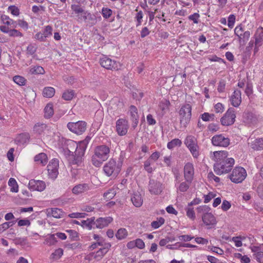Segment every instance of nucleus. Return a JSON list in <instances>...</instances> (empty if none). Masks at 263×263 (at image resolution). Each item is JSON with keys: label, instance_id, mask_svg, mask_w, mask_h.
Masks as SVG:
<instances>
[{"label": "nucleus", "instance_id": "obj_13", "mask_svg": "<svg viewBox=\"0 0 263 263\" xmlns=\"http://www.w3.org/2000/svg\"><path fill=\"white\" fill-rule=\"evenodd\" d=\"M211 142L214 146L226 147L230 145V140L222 134H219L214 136L211 139Z\"/></svg>", "mask_w": 263, "mask_h": 263}, {"label": "nucleus", "instance_id": "obj_43", "mask_svg": "<svg viewBox=\"0 0 263 263\" xmlns=\"http://www.w3.org/2000/svg\"><path fill=\"white\" fill-rule=\"evenodd\" d=\"M45 70L44 68L40 66H36L31 67L29 69V73L32 74H44Z\"/></svg>", "mask_w": 263, "mask_h": 263}, {"label": "nucleus", "instance_id": "obj_21", "mask_svg": "<svg viewBox=\"0 0 263 263\" xmlns=\"http://www.w3.org/2000/svg\"><path fill=\"white\" fill-rule=\"evenodd\" d=\"M241 93L239 90H235L230 98L231 105L238 107L241 103Z\"/></svg>", "mask_w": 263, "mask_h": 263}, {"label": "nucleus", "instance_id": "obj_33", "mask_svg": "<svg viewBox=\"0 0 263 263\" xmlns=\"http://www.w3.org/2000/svg\"><path fill=\"white\" fill-rule=\"evenodd\" d=\"M30 136L28 133L20 134L15 139V142L17 144L22 145L26 143L29 139Z\"/></svg>", "mask_w": 263, "mask_h": 263}, {"label": "nucleus", "instance_id": "obj_60", "mask_svg": "<svg viewBox=\"0 0 263 263\" xmlns=\"http://www.w3.org/2000/svg\"><path fill=\"white\" fill-rule=\"evenodd\" d=\"M236 17L234 14H230L228 17V26L229 28H232L235 24Z\"/></svg>", "mask_w": 263, "mask_h": 263}, {"label": "nucleus", "instance_id": "obj_27", "mask_svg": "<svg viewBox=\"0 0 263 263\" xmlns=\"http://www.w3.org/2000/svg\"><path fill=\"white\" fill-rule=\"evenodd\" d=\"M131 201L136 207H140L143 203V198L141 194L138 192H134L132 197Z\"/></svg>", "mask_w": 263, "mask_h": 263}, {"label": "nucleus", "instance_id": "obj_11", "mask_svg": "<svg viewBox=\"0 0 263 263\" xmlns=\"http://www.w3.org/2000/svg\"><path fill=\"white\" fill-rule=\"evenodd\" d=\"M86 125L87 124L85 122L79 121L77 122L68 123L67 127L71 132L78 135H81L85 131Z\"/></svg>", "mask_w": 263, "mask_h": 263}, {"label": "nucleus", "instance_id": "obj_18", "mask_svg": "<svg viewBox=\"0 0 263 263\" xmlns=\"http://www.w3.org/2000/svg\"><path fill=\"white\" fill-rule=\"evenodd\" d=\"M28 186L32 191L42 192L46 188V184L43 181L31 179L29 182Z\"/></svg>", "mask_w": 263, "mask_h": 263}, {"label": "nucleus", "instance_id": "obj_17", "mask_svg": "<svg viewBox=\"0 0 263 263\" xmlns=\"http://www.w3.org/2000/svg\"><path fill=\"white\" fill-rule=\"evenodd\" d=\"M116 132L119 136H124L127 133L129 128L128 121L124 119H119L116 121Z\"/></svg>", "mask_w": 263, "mask_h": 263}, {"label": "nucleus", "instance_id": "obj_5", "mask_svg": "<svg viewBox=\"0 0 263 263\" xmlns=\"http://www.w3.org/2000/svg\"><path fill=\"white\" fill-rule=\"evenodd\" d=\"M234 163L235 160L233 158H229L221 162L215 163L214 165V172L218 175L227 174L230 172Z\"/></svg>", "mask_w": 263, "mask_h": 263}, {"label": "nucleus", "instance_id": "obj_54", "mask_svg": "<svg viewBox=\"0 0 263 263\" xmlns=\"http://www.w3.org/2000/svg\"><path fill=\"white\" fill-rule=\"evenodd\" d=\"M13 81L17 84L23 86L26 83V79L20 76H15L13 78Z\"/></svg>", "mask_w": 263, "mask_h": 263}, {"label": "nucleus", "instance_id": "obj_40", "mask_svg": "<svg viewBox=\"0 0 263 263\" xmlns=\"http://www.w3.org/2000/svg\"><path fill=\"white\" fill-rule=\"evenodd\" d=\"M55 93V89L51 87H46L43 89V96L46 98H51Z\"/></svg>", "mask_w": 263, "mask_h": 263}, {"label": "nucleus", "instance_id": "obj_48", "mask_svg": "<svg viewBox=\"0 0 263 263\" xmlns=\"http://www.w3.org/2000/svg\"><path fill=\"white\" fill-rule=\"evenodd\" d=\"M192 155V156L195 159H197L199 156V147L198 145L191 147L188 148Z\"/></svg>", "mask_w": 263, "mask_h": 263}, {"label": "nucleus", "instance_id": "obj_2", "mask_svg": "<svg viewBox=\"0 0 263 263\" xmlns=\"http://www.w3.org/2000/svg\"><path fill=\"white\" fill-rule=\"evenodd\" d=\"M109 154L110 148L107 145H101L97 146L91 157L92 164L96 167H100L103 162L108 159Z\"/></svg>", "mask_w": 263, "mask_h": 263}, {"label": "nucleus", "instance_id": "obj_8", "mask_svg": "<svg viewBox=\"0 0 263 263\" xmlns=\"http://www.w3.org/2000/svg\"><path fill=\"white\" fill-rule=\"evenodd\" d=\"M253 39H254V42L251 41L249 44L250 46H253L254 44V53H256L259 51V48L263 44V28L261 27H258L254 35Z\"/></svg>", "mask_w": 263, "mask_h": 263}, {"label": "nucleus", "instance_id": "obj_57", "mask_svg": "<svg viewBox=\"0 0 263 263\" xmlns=\"http://www.w3.org/2000/svg\"><path fill=\"white\" fill-rule=\"evenodd\" d=\"M213 114H210L208 112H204L201 115V118L203 121H210L214 120Z\"/></svg>", "mask_w": 263, "mask_h": 263}, {"label": "nucleus", "instance_id": "obj_10", "mask_svg": "<svg viewBox=\"0 0 263 263\" xmlns=\"http://www.w3.org/2000/svg\"><path fill=\"white\" fill-rule=\"evenodd\" d=\"M235 35L238 37V40L240 44H245L250 37L249 31H244L241 25L237 26L234 29Z\"/></svg>", "mask_w": 263, "mask_h": 263}, {"label": "nucleus", "instance_id": "obj_56", "mask_svg": "<svg viewBox=\"0 0 263 263\" xmlns=\"http://www.w3.org/2000/svg\"><path fill=\"white\" fill-rule=\"evenodd\" d=\"M87 215L85 213L76 212L69 214L68 217L71 218H84Z\"/></svg>", "mask_w": 263, "mask_h": 263}, {"label": "nucleus", "instance_id": "obj_3", "mask_svg": "<svg viewBox=\"0 0 263 263\" xmlns=\"http://www.w3.org/2000/svg\"><path fill=\"white\" fill-rule=\"evenodd\" d=\"M210 210V208L205 205L199 206L197 209L198 214H201L202 221L208 229L212 228L217 223L215 217Z\"/></svg>", "mask_w": 263, "mask_h": 263}, {"label": "nucleus", "instance_id": "obj_47", "mask_svg": "<svg viewBox=\"0 0 263 263\" xmlns=\"http://www.w3.org/2000/svg\"><path fill=\"white\" fill-rule=\"evenodd\" d=\"M185 210L186 211V216L187 217L192 220H194L196 218V216L194 209L192 208L191 205L188 204Z\"/></svg>", "mask_w": 263, "mask_h": 263}, {"label": "nucleus", "instance_id": "obj_52", "mask_svg": "<svg viewBox=\"0 0 263 263\" xmlns=\"http://www.w3.org/2000/svg\"><path fill=\"white\" fill-rule=\"evenodd\" d=\"M245 236H236L232 237L231 241L234 242L236 247H241L242 245V240H245Z\"/></svg>", "mask_w": 263, "mask_h": 263}, {"label": "nucleus", "instance_id": "obj_42", "mask_svg": "<svg viewBox=\"0 0 263 263\" xmlns=\"http://www.w3.org/2000/svg\"><path fill=\"white\" fill-rule=\"evenodd\" d=\"M182 144V141L177 138L173 139L167 144V147L170 149H172L176 146H180Z\"/></svg>", "mask_w": 263, "mask_h": 263}, {"label": "nucleus", "instance_id": "obj_35", "mask_svg": "<svg viewBox=\"0 0 263 263\" xmlns=\"http://www.w3.org/2000/svg\"><path fill=\"white\" fill-rule=\"evenodd\" d=\"M244 122L247 124L255 123L257 118L255 115L251 112H248L245 114L243 116Z\"/></svg>", "mask_w": 263, "mask_h": 263}, {"label": "nucleus", "instance_id": "obj_64", "mask_svg": "<svg viewBox=\"0 0 263 263\" xmlns=\"http://www.w3.org/2000/svg\"><path fill=\"white\" fill-rule=\"evenodd\" d=\"M8 10L14 16H18L20 14L18 8L15 6H10L8 7Z\"/></svg>", "mask_w": 263, "mask_h": 263}, {"label": "nucleus", "instance_id": "obj_59", "mask_svg": "<svg viewBox=\"0 0 263 263\" xmlns=\"http://www.w3.org/2000/svg\"><path fill=\"white\" fill-rule=\"evenodd\" d=\"M93 239L96 241V242L99 245V246H104V240L103 237H101L100 235L94 234L93 235Z\"/></svg>", "mask_w": 263, "mask_h": 263}, {"label": "nucleus", "instance_id": "obj_22", "mask_svg": "<svg viewBox=\"0 0 263 263\" xmlns=\"http://www.w3.org/2000/svg\"><path fill=\"white\" fill-rule=\"evenodd\" d=\"M113 221L111 217H100L95 220V228L103 229L107 227Z\"/></svg>", "mask_w": 263, "mask_h": 263}, {"label": "nucleus", "instance_id": "obj_34", "mask_svg": "<svg viewBox=\"0 0 263 263\" xmlns=\"http://www.w3.org/2000/svg\"><path fill=\"white\" fill-rule=\"evenodd\" d=\"M154 162L151 161L149 159H147L144 162V169L148 173H152L155 170L156 167L154 166Z\"/></svg>", "mask_w": 263, "mask_h": 263}, {"label": "nucleus", "instance_id": "obj_39", "mask_svg": "<svg viewBox=\"0 0 263 263\" xmlns=\"http://www.w3.org/2000/svg\"><path fill=\"white\" fill-rule=\"evenodd\" d=\"M117 187H112L104 193V197L107 200L112 199L116 194Z\"/></svg>", "mask_w": 263, "mask_h": 263}, {"label": "nucleus", "instance_id": "obj_31", "mask_svg": "<svg viewBox=\"0 0 263 263\" xmlns=\"http://www.w3.org/2000/svg\"><path fill=\"white\" fill-rule=\"evenodd\" d=\"M250 146L254 150H260L263 149V137L257 138L250 143Z\"/></svg>", "mask_w": 263, "mask_h": 263}, {"label": "nucleus", "instance_id": "obj_4", "mask_svg": "<svg viewBox=\"0 0 263 263\" xmlns=\"http://www.w3.org/2000/svg\"><path fill=\"white\" fill-rule=\"evenodd\" d=\"M122 162H117L114 159H110L103 166V171L108 176L116 177L121 170Z\"/></svg>", "mask_w": 263, "mask_h": 263}, {"label": "nucleus", "instance_id": "obj_37", "mask_svg": "<svg viewBox=\"0 0 263 263\" xmlns=\"http://www.w3.org/2000/svg\"><path fill=\"white\" fill-rule=\"evenodd\" d=\"M127 235H128V232H127V230L125 228L119 229L117 231V232L115 235L116 238L118 240H122L123 239H125V238H126Z\"/></svg>", "mask_w": 263, "mask_h": 263}, {"label": "nucleus", "instance_id": "obj_55", "mask_svg": "<svg viewBox=\"0 0 263 263\" xmlns=\"http://www.w3.org/2000/svg\"><path fill=\"white\" fill-rule=\"evenodd\" d=\"M42 33L46 38L50 37L52 33V27L49 25L45 26Z\"/></svg>", "mask_w": 263, "mask_h": 263}, {"label": "nucleus", "instance_id": "obj_44", "mask_svg": "<svg viewBox=\"0 0 263 263\" xmlns=\"http://www.w3.org/2000/svg\"><path fill=\"white\" fill-rule=\"evenodd\" d=\"M71 8L72 11L77 15L78 18L80 17L79 16L81 15V14H82L85 11L82 7L78 5H72Z\"/></svg>", "mask_w": 263, "mask_h": 263}, {"label": "nucleus", "instance_id": "obj_19", "mask_svg": "<svg viewBox=\"0 0 263 263\" xmlns=\"http://www.w3.org/2000/svg\"><path fill=\"white\" fill-rule=\"evenodd\" d=\"M228 152L226 151H215L213 153L211 156V159L215 162V163L221 162L228 159Z\"/></svg>", "mask_w": 263, "mask_h": 263}, {"label": "nucleus", "instance_id": "obj_58", "mask_svg": "<svg viewBox=\"0 0 263 263\" xmlns=\"http://www.w3.org/2000/svg\"><path fill=\"white\" fill-rule=\"evenodd\" d=\"M46 127V125L44 124H37L34 126L33 130L35 132L41 134Z\"/></svg>", "mask_w": 263, "mask_h": 263}, {"label": "nucleus", "instance_id": "obj_23", "mask_svg": "<svg viewBox=\"0 0 263 263\" xmlns=\"http://www.w3.org/2000/svg\"><path fill=\"white\" fill-rule=\"evenodd\" d=\"M91 189V185L88 183L79 184L74 186L72 192L74 194L79 195L82 194L85 192L90 190Z\"/></svg>", "mask_w": 263, "mask_h": 263}, {"label": "nucleus", "instance_id": "obj_16", "mask_svg": "<svg viewBox=\"0 0 263 263\" xmlns=\"http://www.w3.org/2000/svg\"><path fill=\"white\" fill-rule=\"evenodd\" d=\"M59 160L57 159H52L47 166L49 177L52 179H55L59 174Z\"/></svg>", "mask_w": 263, "mask_h": 263}, {"label": "nucleus", "instance_id": "obj_50", "mask_svg": "<svg viewBox=\"0 0 263 263\" xmlns=\"http://www.w3.org/2000/svg\"><path fill=\"white\" fill-rule=\"evenodd\" d=\"M74 96V92L72 90H67L64 91L62 95V98L67 101L71 100Z\"/></svg>", "mask_w": 263, "mask_h": 263}, {"label": "nucleus", "instance_id": "obj_32", "mask_svg": "<svg viewBox=\"0 0 263 263\" xmlns=\"http://www.w3.org/2000/svg\"><path fill=\"white\" fill-rule=\"evenodd\" d=\"M184 144L189 148L191 147L198 145L196 138L192 135H188L184 141Z\"/></svg>", "mask_w": 263, "mask_h": 263}, {"label": "nucleus", "instance_id": "obj_20", "mask_svg": "<svg viewBox=\"0 0 263 263\" xmlns=\"http://www.w3.org/2000/svg\"><path fill=\"white\" fill-rule=\"evenodd\" d=\"M194 174V168L192 163L187 162L184 166V177L186 180L192 181Z\"/></svg>", "mask_w": 263, "mask_h": 263}, {"label": "nucleus", "instance_id": "obj_41", "mask_svg": "<svg viewBox=\"0 0 263 263\" xmlns=\"http://www.w3.org/2000/svg\"><path fill=\"white\" fill-rule=\"evenodd\" d=\"M8 185L10 187V191L14 193H17L18 191V186L16 181L13 178H10L8 181Z\"/></svg>", "mask_w": 263, "mask_h": 263}, {"label": "nucleus", "instance_id": "obj_53", "mask_svg": "<svg viewBox=\"0 0 263 263\" xmlns=\"http://www.w3.org/2000/svg\"><path fill=\"white\" fill-rule=\"evenodd\" d=\"M101 13L104 18L107 19L112 15V11L109 8L103 7L102 9Z\"/></svg>", "mask_w": 263, "mask_h": 263}, {"label": "nucleus", "instance_id": "obj_38", "mask_svg": "<svg viewBox=\"0 0 263 263\" xmlns=\"http://www.w3.org/2000/svg\"><path fill=\"white\" fill-rule=\"evenodd\" d=\"M57 242L55 234H50L46 237L44 243L49 246L54 245Z\"/></svg>", "mask_w": 263, "mask_h": 263}, {"label": "nucleus", "instance_id": "obj_24", "mask_svg": "<svg viewBox=\"0 0 263 263\" xmlns=\"http://www.w3.org/2000/svg\"><path fill=\"white\" fill-rule=\"evenodd\" d=\"M111 245L109 243H105L103 248L100 249L93 254L94 258L98 260L101 259L107 253Z\"/></svg>", "mask_w": 263, "mask_h": 263}, {"label": "nucleus", "instance_id": "obj_15", "mask_svg": "<svg viewBox=\"0 0 263 263\" xmlns=\"http://www.w3.org/2000/svg\"><path fill=\"white\" fill-rule=\"evenodd\" d=\"M148 188L151 194L158 195L162 192L163 186L160 182L155 179H150Z\"/></svg>", "mask_w": 263, "mask_h": 263}, {"label": "nucleus", "instance_id": "obj_14", "mask_svg": "<svg viewBox=\"0 0 263 263\" xmlns=\"http://www.w3.org/2000/svg\"><path fill=\"white\" fill-rule=\"evenodd\" d=\"M78 18V21L80 22L84 21L87 25L92 26L97 22V19L95 15L85 11Z\"/></svg>", "mask_w": 263, "mask_h": 263}, {"label": "nucleus", "instance_id": "obj_63", "mask_svg": "<svg viewBox=\"0 0 263 263\" xmlns=\"http://www.w3.org/2000/svg\"><path fill=\"white\" fill-rule=\"evenodd\" d=\"M1 18L4 24L6 25H11V24L14 23L13 20L10 18L9 16L6 15H2Z\"/></svg>", "mask_w": 263, "mask_h": 263}, {"label": "nucleus", "instance_id": "obj_62", "mask_svg": "<svg viewBox=\"0 0 263 263\" xmlns=\"http://www.w3.org/2000/svg\"><path fill=\"white\" fill-rule=\"evenodd\" d=\"M14 224L13 222H6L0 224V233H2L8 229Z\"/></svg>", "mask_w": 263, "mask_h": 263}, {"label": "nucleus", "instance_id": "obj_30", "mask_svg": "<svg viewBox=\"0 0 263 263\" xmlns=\"http://www.w3.org/2000/svg\"><path fill=\"white\" fill-rule=\"evenodd\" d=\"M48 216H52L55 218H61L63 214V211L58 208H51L47 210Z\"/></svg>", "mask_w": 263, "mask_h": 263}, {"label": "nucleus", "instance_id": "obj_61", "mask_svg": "<svg viewBox=\"0 0 263 263\" xmlns=\"http://www.w3.org/2000/svg\"><path fill=\"white\" fill-rule=\"evenodd\" d=\"M143 17V12L142 11H139L137 12L136 15L135 19L137 21L136 26H138L141 25L142 22V18Z\"/></svg>", "mask_w": 263, "mask_h": 263}, {"label": "nucleus", "instance_id": "obj_25", "mask_svg": "<svg viewBox=\"0 0 263 263\" xmlns=\"http://www.w3.org/2000/svg\"><path fill=\"white\" fill-rule=\"evenodd\" d=\"M250 248L256 260L260 262L263 258V249L260 246H252Z\"/></svg>", "mask_w": 263, "mask_h": 263}, {"label": "nucleus", "instance_id": "obj_28", "mask_svg": "<svg viewBox=\"0 0 263 263\" xmlns=\"http://www.w3.org/2000/svg\"><path fill=\"white\" fill-rule=\"evenodd\" d=\"M129 113L130 120L134 123L135 126H137L139 121V115L136 107L134 105H131L129 107Z\"/></svg>", "mask_w": 263, "mask_h": 263}, {"label": "nucleus", "instance_id": "obj_7", "mask_svg": "<svg viewBox=\"0 0 263 263\" xmlns=\"http://www.w3.org/2000/svg\"><path fill=\"white\" fill-rule=\"evenodd\" d=\"M246 170L241 166H236L229 175L230 180L235 183H241L247 177Z\"/></svg>", "mask_w": 263, "mask_h": 263}, {"label": "nucleus", "instance_id": "obj_9", "mask_svg": "<svg viewBox=\"0 0 263 263\" xmlns=\"http://www.w3.org/2000/svg\"><path fill=\"white\" fill-rule=\"evenodd\" d=\"M100 64L102 67L109 70H118L120 67V63L106 55H103L100 59Z\"/></svg>", "mask_w": 263, "mask_h": 263}, {"label": "nucleus", "instance_id": "obj_6", "mask_svg": "<svg viewBox=\"0 0 263 263\" xmlns=\"http://www.w3.org/2000/svg\"><path fill=\"white\" fill-rule=\"evenodd\" d=\"M192 107L189 104H185L181 106L179 111L180 123L185 127L189 123L192 116Z\"/></svg>", "mask_w": 263, "mask_h": 263}, {"label": "nucleus", "instance_id": "obj_46", "mask_svg": "<svg viewBox=\"0 0 263 263\" xmlns=\"http://www.w3.org/2000/svg\"><path fill=\"white\" fill-rule=\"evenodd\" d=\"M63 254V250L61 248L56 249L51 255L50 258L54 260H58L60 259Z\"/></svg>", "mask_w": 263, "mask_h": 263}, {"label": "nucleus", "instance_id": "obj_49", "mask_svg": "<svg viewBox=\"0 0 263 263\" xmlns=\"http://www.w3.org/2000/svg\"><path fill=\"white\" fill-rule=\"evenodd\" d=\"M165 220L162 217H159L156 220L153 221L151 223V226L153 228L156 229L161 227L164 223Z\"/></svg>", "mask_w": 263, "mask_h": 263}, {"label": "nucleus", "instance_id": "obj_51", "mask_svg": "<svg viewBox=\"0 0 263 263\" xmlns=\"http://www.w3.org/2000/svg\"><path fill=\"white\" fill-rule=\"evenodd\" d=\"M170 105V101L166 99H164L162 100L160 102L159 104V107L162 111H165L166 110L168 109Z\"/></svg>", "mask_w": 263, "mask_h": 263}, {"label": "nucleus", "instance_id": "obj_29", "mask_svg": "<svg viewBox=\"0 0 263 263\" xmlns=\"http://www.w3.org/2000/svg\"><path fill=\"white\" fill-rule=\"evenodd\" d=\"M95 218L92 217L90 218H87L86 220H83L81 221V226L85 229L89 230L95 228Z\"/></svg>", "mask_w": 263, "mask_h": 263}, {"label": "nucleus", "instance_id": "obj_26", "mask_svg": "<svg viewBox=\"0 0 263 263\" xmlns=\"http://www.w3.org/2000/svg\"><path fill=\"white\" fill-rule=\"evenodd\" d=\"M192 181H188L187 180L180 182L176 181L175 183V187L177 189V192H186L189 189Z\"/></svg>", "mask_w": 263, "mask_h": 263}, {"label": "nucleus", "instance_id": "obj_12", "mask_svg": "<svg viewBox=\"0 0 263 263\" xmlns=\"http://www.w3.org/2000/svg\"><path fill=\"white\" fill-rule=\"evenodd\" d=\"M235 111L233 108L228 109L224 115L221 118V124L224 126H229L233 124L235 121Z\"/></svg>", "mask_w": 263, "mask_h": 263}, {"label": "nucleus", "instance_id": "obj_36", "mask_svg": "<svg viewBox=\"0 0 263 263\" xmlns=\"http://www.w3.org/2000/svg\"><path fill=\"white\" fill-rule=\"evenodd\" d=\"M34 161L38 164L45 165L48 161L47 156L45 153H40L35 156Z\"/></svg>", "mask_w": 263, "mask_h": 263}, {"label": "nucleus", "instance_id": "obj_45", "mask_svg": "<svg viewBox=\"0 0 263 263\" xmlns=\"http://www.w3.org/2000/svg\"><path fill=\"white\" fill-rule=\"evenodd\" d=\"M45 117L46 118H50L53 115V109L52 105L48 104L44 109Z\"/></svg>", "mask_w": 263, "mask_h": 263}, {"label": "nucleus", "instance_id": "obj_1", "mask_svg": "<svg viewBox=\"0 0 263 263\" xmlns=\"http://www.w3.org/2000/svg\"><path fill=\"white\" fill-rule=\"evenodd\" d=\"M71 144L74 147L76 146L74 152V155H73V152L68 150V161L71 165V173L72 177L75 178L79 173L77 167L82 166L83 157L85 154L88 141L87 139L80 141L77 143L73 141H71Z\"/></svg>", "mask_w": 263, "mask_h": 263}]
</instances>
